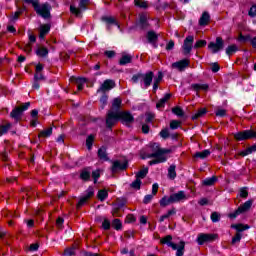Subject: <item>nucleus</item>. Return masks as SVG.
Masks as SVG:
<instances>
[{
	"instance_id": "obj_1",
	"label": "nucleus",
	"mask_w": 256,
	"mask_h": 256,
	"mask_svg": "<svg viewBox=\"0 0 256 256\" xmlns=\"http://www.w3.org/2000/svg\"><path fill=\"white\" fill-rule=\"evenodd\" d=\"M151 148L154 151L151 154H148L146 157L148 159H153L149 162V165H157L158 163H165L167 161V154L171 153L169 149H163L159 147V144L153 143L151 144Z\"/></svg>"
},
{
	"instance_id": "obj_2",
	"label": "nucleus",
	"mask_w": 256,
	"mask_h": 256,
	"mask_svg": "<svg viewBox=\"0 0 256 256\" xmlns=\"http://www.w3.org/2000/svg\"><path fill=\"white\" fill-rule=\"evenodd\" d=\"M171 241H173V236L167 235L166 237H164L160 240V243H162L163 245H167L168 247H171V249H173V251H177L176 256L185 255V242L181 241L179 243V245L177 246V244H175Z\"/></svg>"
},
{
	"instance_id": "obj_3",
	"label": "nucleus",
	"mask_w": 256,
	"mask_h": 256,
	"mask_svg": "<svg viewBox=\"0 0 256 256\" xmlns=\"http://www.w3.org/2000/svg\"><path fill=\"white\" fill-rule=\"evenodd\" d=\"M34 11H36L37 15L42 17V19H51V4L49 2H45L42 4H39V2H34Z\"/></svg>"
},
{
	"instance_id": "obj_4",
	"label": "nucleus",
	"mask_w": 256,
	"mask_h": 256,
	"mask_svg": "<svg viewBox=\"0 0 256 256\" xmlns=\"http://www.w3.org/2000/svg\"><path fill=\"white\" fill-rule=\"evenodd\" d=\"M232 229H236L238 231L236 235L232 238V245H236V243H241V239L243 238V234H241V231H247V229H250L249 225H243V224H233Z\"/></svg>"
},
{
	"instance_id": "obj_5",
	"label": "nucleus",
	"mask_w": 256,
	"mask_h": 256,
	"mask_svg": "<svg viewBox=\"0 0 256 256\" xmlns=\"http://www.w3.org/2000/svg\"><path fill=\"white\" fill-rule=\"evenodd\" d=\"M234 139L236 141H247V139H256L255 130H244L234 134Z\"/></svg>"
},
{
	"instance_id": "obj_6",
	"label": "nucleus",
	"mask_w": 256,
	"mask_h": 256,
	"mask_svg": "<svg viewBox=\"0 0 256 256\" xmlns=\"http://www.w3.org/2000/svg\"><path fill=\"white\" fill-rule=\"evenodd\" d=\"M225 48V42L223 41V38L217 37L216 42H210L208 44V49L211 51V53H219V51H222V49Z\"/></svg>"
},
{
	"instance_id": "obj_7",
	"label": "nucleus",
	"mask_w": 256,
	"mask_h": 256,
	"mask_svg": "<svg viewBox=\"0 0 256 256\" xmlns=\"http://www.w3.org/2000/svg\"><path fill=\"white\" fill-rule=\"evenodd\" d=\"M87 5H89V0H80L79 8L75 7L74 5L70 6V13H72V15H75L76 17H79V15H81V12L87 9Z\"/></svg>"
},
{
	"instance_id": "obj_8",
	"label": "nucleus",
	"mask_w": 256,
	"mask_h": 256,
	"mask_svg": "<svg viewBox=\"0 0 256 256\" xmlns=\"http://www.w3.org/2000/svg\"><path fill=\"white\" fill-rule=\"evenodd\" d=\"M195 41V37L190 35L187 36L184 39V43L182 46L183 49V55H189L191 53V51H193V42Z\"/></svg>"
},
{
	"instance_id": "obj_9",
	"label": "nucleus",
	"mask_w": 256,
	"mask_h": 256,
	"mask_svg": "<svg viewBox=\"0 0 256 256\" xmlns=\"http://www.w3.org/2000/svg\"><path fill=\"white\" fill-rule=\"evenodd\" d=\"M217 239V234H205L201 233L198 235L197 243L198 245H204V243H211Z\"/></svg>"
},
{
	"instance_id": "obj_10",
	"label": "nucleus",
	"mask_w": 256,
	"mask_h": 256,
	"mask_svg": "<svg viewBox=\"0 0 256 256\" xmlns=\"http://www.w3.org/2000/svg\"><path fill=\"white\" fill-rule=\"evenodd\" d=\"M93 195H95V190L93 189V187H89L86 190V195L82 196L77 204V209H81V207H83V205H85L88 201V199H91V197H93Z\"/></svg>"
},
{
	"instance_id": "obj_11",
	"label": "nucleus",
	"mask_w": 256,
	"mask_h": 256,
	"mask_svg": "<svg viewBox=\"0 0 256 256\" xmlns=\"http://www.w3.org/2000/svg\"><path fill=\"white\" fill-rule=\"evenodd\" d=\"M119 117V112L109 111L106 118V127L111 129L117 123Z\"/></svg>"
},
{
	"instance_id": "obj_12",
	"label": "nucleus",
	"mask_w": 256,
	"mask_h": 256,
	"mask_svg": "<svg viewBox=\"0 0 256 256\" xmlns=\"http://www.w3.org/2000/svg\"><path fill=\"white\" fill-rule=\"evenodd\" d=\"M119 119H121L122 123L127 125V127H130L135 121V118L130 114V112H119Z\"/></svg>"
},
{
	"instance_id": "obj_13",
	"label": "nucleus",
	"mask_w": 256,
	"mask_h": 256,
	"mask_svg": "<svg viewBox=\"0 0 256 256\" xmlns=\"http://www.w3.org/2000/svg\"><path fill=\"white\" fill-rule=\"evenodd\" d=\"M114 87L115 81L107 79L102 83L100 89L97 90V93H106V91H111V89H114Z\"/></svg>"
},
{
	"instance_id": "obj_14",
	"label": "nucleus",
	"mask_w": 256,
	"mask_h": 256,
	"mask_svg": "<svg viewBox=\"0 0 256 256\" xmlns=\"http://www.w3.org/2000/svg\"><path fill=\"white\" fill-rule=\"evenodd\" d=\"M146 38H147L148 43L153 45V47L157 48V41L159 39V35H157V33L155 31H153V30L148 31L146 34Z\"/></svg>"
},
{
	"instance_id": "obj_15",
	"label": "nucleus",
	"mask_w": 256,
	"mask_h": 256,
	"mask_svg": "<svg viewBox=\"0 0 256 256\" xmlns=\"http://www.w3.org/2000/svg\"><path fill=\"white\" fill-rule=\"evenodd\" d=\"M127 168V161L121 162L119 160H116L113 162L112 165V173H117V171H125Z\"/></svg>"
},
{
	"instance_id": "obj_16",
	"label": "nucleus",
	"mask_w": 256,
	"mask_h": 256,
	"mask_svg": "<svg viewBox=\"0 0 256 256\" xmlns=\"http://www.w3.org/2000/svg\"><path fill=\"white\" fill-rule=\"evenodd\" d=\"M189 63V59H183L178 62H174L172 63V69H178V71H183L184 69H187Z\"/></svg>"
},
{
	"instance_id": "obj_17",
	"label": "nucleus",
	"mask_w": 256,
	"mask_h": 256,
	"mask_svg": "<svg viewBox=\"0 0 256 256\" xmlns=\"http://www.w3.org/2000/svg\"><path fill=\"white\" fill-rule=\"evenodd\" d=\"M170 197L173 203H179L187 199V196L185 195V191H179L177 193L170 195Z\"/></svg>"
},
{
	"instance_id": "obj_18",
	"label": "nucleus",
	"mask_w": 256,
	"mask_h": 256,
	"mask_svg": "<svg viewBox=\"0 0 256 256\" xmlns=\"http://www.w3.org/2000/svg\"><path fill=\"white\" fill-rule=\"evenodd\" d=\"M23 116V110H21V107H16L14 108L11 113H10V117L11 119H14L16 121V123L18 121H21V117Z\"/></svg>"
},
{
	"instance_id": "obj_19",
	"label": "nucleus",
	"mask_w": 256,
	"mask_h": 256,
	"mask_svg": "<svg viewBox=\"0 0 256 256\" xmlns=\"http://www.w3.org/2000/svg\"><path fill=\"white\" fill-rule=\"evenodd\" d=\"M154 74L152 71L147 72L146 74H142V80L145 87H150L151 83H153Z\"/></svg>"
},
{
	"instance_id": "obj_20",
	"label": "nucleus",
	"mask_w": 256,
	"mask_h": 256,
	"mask_svg": "<svg viewBox=\"0 0 256 256\" xmlns=\"http://www.w3.org/2000/svg\"><path fill=\"white\" fill-rule=\"evenodd\" d=\"M209 21H211V15H209V12H203L199 19L200 27L209 25Z\"/></svg>"
},
{
	"instance_id": "obj_21",
	"label": "nucleus",
	"mask_w": 256,
	"mask_h": 256,
	"mask_svg": "<svg viewBox=\"0 0 256 256\" xmlns=\"http://www.w3.org/2000/svg\"><path fill=\"white\" fill-rule=\"evenodd\" d=\"M138 27H140V29H148L149 28V22L147 21V14H140Z\"/></svg>"
},
{
	"instance_id": "obj_22",
	"label": "nucleus",
	"mask_w": 256,
	"mask_h": 256,
	"mask_svg": "<svg viewBox=\"0 0 256 256\" xmlns=\"http://www.w3.org/2000/svg\"><path fill=\"white\" fill-rule=\"evenodd\" d=\"M192 91H209V84H191Z\"/></svg>"
},
{
	"instance_id": "obj_23",
	"label": "nucleus",
	"mask_w": 256,
	"mask_h": 256,
	"mask_svg": "<svg viewBox=\"0 0 256 256\" xmlns=\"http://www.w3.org/2000/svg\"><path fill=\"white\" fill-rule=\"evenodd\" d=\"M80 179H82V181H90L91 168H84L80 173Z\"/></svg>"
},
{
	"instance_id": "obj_24",
	"label": "nucleus",
	"mask_w": 256,
	"mask_h": 256,
	"mask_svg": "<svg viewBox=\"0 0 256 256\" xmlns=\"http://www.w3.org/2000/svg\"><path fill=\"white\" fill-rule=\"evenodd\" d=\"M133 61V56L131 54H122L119 60V65H129Z\"/></svg>"
},
{
	"instance_id": "obj_25",
	"label": "nucleus",
	"mask_w": 256,
	"mask_h": 256,
	"mask_svg": "<svg viewBox=\"0 0 256 256\" xmlns=\"http://www.w3.org/2000/svg\"><path fill=\"white\" fill-rule=\"evenodd\" d=\"M119 109H121V99L115 98L112 102V109L110 111H113L114 113H121Z\"/></svg>"
},
{
	"instance_id": "obj_26",
	"label": "nucleus",
	"mask_w": 256,
	"mask_h": 256,
	"mask_svg": "<svg viewBox=\"0 0 256 256\" xmlns=\"http://www.w3.org/2000/svg\"><path fill=\"white\" fill-rule=\"evenodd\" d=\"M252 205L253 200H247L243 205L238 207V211H240V213H245L246 211H249L251 209Z\"/></svg>"
},
{
	"instance_id": "obj_27",
	"label": "nucleus",
	"mask_w": 256,
	"mask_h": 256,
	"mask_svg": "<svg viewBox=\"0 0 256 256\" xmlns=\"http://www.w3.org/2000/svg\"><path fill=\"white\" fill-rule=\"evenodd\" d=\"M98 157L102 161H108L109 157L107 156V148L102 146L100 149H98Z\"/></svg>"
},
{
	"instance_id": "obj_28",
	"label": "nucleus",
	"mask_w": 256,
	"mask_h": 256,
	"mask_svg": "<svg viewBox=\"0 0 256 256\" xmlns=\"http://www.w3.org/2000/svg\"><path fill=\"white\" fill-rule=\"evenodd\" d=\"M171 99V94H165L163 98H161L156 104L157 109H161L165 107V103Z\"/></svg>"
},
{
	"instance_id": "obj_29",
	"label": "nucleus",
	"mask_w": 256,
	"mask_h": 256,
	"mask_svg": "<svg viewBox=\"0 0 256 256\" xmlns=\"http://www.w3.org/2000/svg\"><path fill=\"white\" fill-rule=\"evenodd\" d=\"M51 30V26H49V24H44L40 27V34L39 37L41 39H45V35L49 33V31Z\"/></svg>"
},
{
	"instance_id": "obj_30",
	"label": "nucleus",
	"mask_w": 256,
	"mask_h": 256,
	"mask_svg": "<svg viewBox=\"0 0 256 256\" xmlns=\"http://www.w3.org/2000/svg\"><path fill=\"white\" fill-rule=\"evenodd\" d=\"M209 155H211V151L209 150H204L202 152H196L194 154V157L196 159H207V157H209Z\"/></svg>"
},
{
	"instance_id": "obj_31",
	"label": "nucleus",
	"mask_w": 256,
	"mask_h": 256,
	"mask_svg": "<svg viewBox=\"0 0 256 256\" xmlns=\"http://www.w3.org/2000/svg\"><path fill=\"white\" fill-rule=\"evenodd\" d=\"M175 169H177V166H175V164H172L169 168H168V178L169 179H175V177H177V172L175 171Z\"/></svg>"
},
{
	"instance_id": "obj_32",
	"label": "nucleus",
	"mask_w": 256,
	"mask_h": 256,
	"mask_svg": "<svg viewBox=\"0 0 256 256\" xmlns=\"http://www.w3.org/2000/svg\"><path fill=\"white\" fill-rule=\"evenodd\" d=\"M239 51V47L235 44H232L226 48V55H233V53H237Z\"/></svg>"
},
{
	"instance_id": "obj_33",
	"label": "nucleus",
	"mask_w": 256,
	"mask_h": 256,
	"mask_svg": "<svg viewBox=\"0 0 256 256\" xmlns=\"http://www.w3.org/2000/svg\"><path fill=\"white\" fill-rule=\"evenodd\" d=\"M134 5L140 9H147L149 7V3L143 0H134Z\"/></svg>"
},
{
	"instance_id": "obj_34",
	"label": "nucleus",
	"mask_w": 256,
	"mask_h": 256,
	"mask_svg": "<svg viewBox=\"0 0 256 256\" xmlns=\"http://www.w3.org/2000/svg\"><path fill=\"white\" fill-rule=\"evenodd\" d=\"M216 182H217V177L213 176L203 180V185H205L206 187H211V185H215Z\"/></svg>"
},
{
	"instance_id": "obj_35",
	"label": "nucleus",
	"mask_w": 256,
	"mask_h": 256,
	"mask_svg": "<svg viewBox=\"0 0 256 256\" xmlns=\"http://www.w3.org/2000/svg\"><path fill=\"white\" fill-rule=\"evenodd\" d=\"M11 127H13V124H11V123H7L6 125H1L0 126V137L2 135L7 134L9 129H11Z\"/></svg>"
},
{
	"instance_id": "obj_36",
	"label": "nucleus",
	"mask_w": 256,
	"mask_h": 256,
	"mask_svg": "<svg viewBox=\"0 0 256 256\" xmlns=\"http://www.w3.org/2000/svg\"><path fill=\"white\" fill-rule=\"evenodd\" d=\"M147 173H149V168H143L139 172L136 173V178L137 179H145L147 177Z\"/></svg>"
},
{
	"instance_id": "obj_37",
	"label": "nucleus",
	"mask_w": 256,
	"mask_h": 256,
	"mask_svg": "<svg viewBox=\"0 0 256 256\" xmlns=\"http://www.w3.org/2000/svg\"><path fill=\"white\" fill-rule=\"evenodd\" d=\"M175 213H177V211L175 210V208H172L171 210L168 211L167 214H164L160 217L159 219L160 223H163L165 219H169V217H171V215H175Z\"/></svg>"
},
{
	"instance_id": "obj_38",
	"label": "nucleus",
	"mask_w": 256,
	"mask_h": 256,
	"mask_svg": "<svg viewBox=\"0 0 256 256\" xmlns=\"http://www.w3.org/2000/svg\"><path fill=\"white\" fill-rule=\"evenodd\" d=\"M173 204V200L171 199V196L170 197H166L164 196L161 200H160V205L161 207H167V205H171Z\"/></svg>"
},
{
	"instance_id": "obj_39",
	"label": "nucleus",
	"mask_w": 256,
	"mask_h": 256,
	"mask_svg": "<svg viewBox=\"0 0 256 256\" xmlns=\"http://www.w3.org/2000/svg\"><path fill=\"white\" fill-rule=\"evenodd\" d=\"M97 197L99 201H104L107 199V197H109V193L107 192V190H99Z\"/></svg>"
},
{
	"instance_id": "obj_40",
	"label": "nucleus",
	"mask_w": 256,
	"mask_h": 256,
	"mask_svg": "<svg viewBox=\"0 0 256 256\" xmlns=\"http://www.w3.org/2000/svg\"><path fill=\"white\" fill-rule=\"evenodd\" d=\"M53 135V128H47L46 130H42L38 137H51Z\"/></svg>"
},
{
	"instance_id": "obj_41",
	"label": "nucleus",
	"mask_w": 256,
	"mask_h": 256,
	"mask_svg": "<svg viewBox=\"0 0 256 256\" xmlns=\"http://www.w3.org/2000/svg\"><path fill=\"white\" fill-rule=\"evenodd\" d=\"M36 55H38V57H47V55H49V50L47 48H38L36 51Z\"/></svg>"
},
{
	"instance_id": "obj_42",
	"label": "nucleus",
	"mask_w": 256,
	"mask_h": 256,
	"mask_svg": "<svg viewBox=\"0 0 256 256\" xmlns=\"http://www.w3.org/2000/svg\"><path fill=\"white\" fill-rule=\"evenodd\" d=\"M93 141H95V135L90 134L86 139L87 149L91 150V148L93 147Z\"/></svg>"
},
{
	"instance_id": "obj_43",
	"label": "nucleus",
	"mask_w": 256,
	"mask_h": 256,
	"mask_svg": "<svg viewBox=\"0 0 256 256\" xmlns=\"http://www.w3.org/2000/svg\"><path fill=\"white\" fill-rule=\"evenodd\" d=\"M141 179L137 178L135 179V181H133L131 184H130V187L132 189H136V191H139V189H141Z\"/></svg>"
},
{
	"instance_id": "obj_44",
	"label": "nucleus",
	"mask_w": 256,
	"mask_h": 256,
	"mask_svg": "<svg viewBox=\"0 0 256 256\" xmlns=\"http://www.w3.org/2000/svg\"><path fill=\"white\" fill-rule=\"evenodd\" d=\"M205 113H207V109H205V108L198 110V112H196L192 116L193 121H195V119H199V118L203 117V115H205Z\"/></svg>"
},
{
	"instance_id": "obj_45",
	"label": "nucleus",
	"mask_w": 256,
	"mask_h": 256,
	"mask_svg": "<svg viewBox=\"0 0 256 256\" xmlns=\"http://www.w3.org/2000/svg\"><path fill=\"white\" fill-rule=\"evenodd\" d=\"M102 21L108 25H117V27H119V23H117L113 17H102Z\"/></svg>"
},
{
	"instance_id": "obj_46",
	"label": "nucleus",
	"mask_w": 256,
	"mask_h": 256,
	"mask_svg": "<svg viewBox=\"0 0 256 256\" xmlns=\"http://www.w3.org/2000/svg\"><path fill=\"white\" fill-rule=\"evenodd\" d=\"M210 219L212 223H219V221H221V214L218 212H213L210 216Z\"/></svg>"
},
{
	"instance_id": "obj_47",
	"label": "nucleus",
	"mask_w": 256,
	"mask_h": 256,
	"mask_svg": "<svg viewBox=\"0 0 256 256\" xmlns=\"http://www.w3.org/2000/svg\"><path fill=\"white\" fill-rule=\"evenodd\" d=\"M87 83V79L85 78H77L76 79V84L78 85V91H81L83 89V85Z\"/></svg>"
},
{
	"instance_id": "obj_48",
	"label": "nucleus",
	"mask_w": 256,
	"mask_h": 256,
	"mask_svg": "<svg viewBox=\"0 0 256 256\" xmlns=\"http://www.w3.org/2000/svg\"><path fill=\"white\" fill-rule=\"evenodd\" d=\"M172 112L174 113V115H177V117H183L185 115V112H183V109H181V107L173 108Z\"/></svg>"
},
{
	"instance_id": "obj_49",
	"label": "nucleus",
	"mask_w": 256,
	"mask_h": 256,
	"mask_svg": "<svg viewBox=\"0 0 256 256\" xmlns=\"http://www.w3.org/2000/svg\"><path fill=\"white\" fill-rule=\"evenodd\" d=\"M99 177H101L100 169L92 171V178L94 179V183H97V181L99 180Z\"/></svg>"
},
{
	"instance_id": "obj_50",
	"label": "nucleus",
	"mask_w": 256,
	"mask_h": 256,
	"mask_svg": "<svg viewBox=\"0 0 256 256\" xmlns=\"http://www.w3.org/2000/svg\"><path fill=\"white\" fill-rule=\"evenodd\" d=\"M112 227L114 229H116V231H119V229H121V227H122L121 220L114 219L113 222H112Z\"/></svg>"
},
{
	"instance_id": "obj_51",
	"label": "nucleus",
	"mask_w": 256,
	"mask_h": 256,
	"mask_svg": "<svg viewBox=\"0 0 256 256\" xmlns=\"http://www.w3.org/2000/svg\"><path fill=\"white\" fill-rule=\"evenodd\" d=\"M206 45H207L206 40H198L194 45V49H201V47H205Z\"/></svg>"
},
{
	"instance_id": "obj_52",
	"label": "nucleus",
	"mask_w": 256,
	"mask_h": 256,
	"mask_svg": "<svg viewBox=\"0 0 256 256\" xmlns=\"http://www.w3.org/2000/svg\"><path fill=\"white\" fill-rule=\"evenodd\" d=\"M34 81H45V76L41 72H35Z\"/></svg>"
},
{
	"instance_id": "obj_53",
	"label": "nucleus",
	"mask_w": 256,
	"mask_h": 256,
	"mask_svg": "<svg viewBox=\"0 0 256 256\" xmlns=\"http://www.w3.org/2000/svg\"><path fill=\"white\" fill-rule=\"evenodd\" d=\"M143 79V73H137L132 76V82L133 83H139V80Z\"/></svg>"
},
{
	"instance_id": "obj_54",
	"label": "nucleus",
	"mask_w": 256,
	"mask_h": 256,
	"mask_svg": "<svg viewBox=\"0 0 256 256\" xmlns=\"http://www.w3.org/2000/svg\"><path fill=\"white\" fill-rule=\"evenodd\" d=\"M109 97L107 95H103L100 98V103H101V109H105V105H107V101H108Z\"/></svg>"
},
{
	"instance_id": "obj_55",
	"label": "nucleus",
	"mask_w": 256,
	"mask_h": 256,
	"mask_svg": "<svg viewBox=\"0 0 256 256\" xmlns=\"http://www.w3.org/2000/svg\"><path fill=\"white\" fill-rule=\"evenodd\" d=\"M102 227L105 231H109L111 229V222L108 219H104Z\"/></svg>"
},
{
	"instance_id": "obj_56",
	"label": "nucleus",
	"mask_w": 256,
	"mask_h": 256,
	"mask_svg": "<svg viewBox=\"0 0 256 256\" xmlns=\"http://www.w3.org/2000/svg\"><path fill=\"white\" fill-rule=\"evenodd\" d=\"M65 256H73L75 255V247L67 248L64 251Z\"/></svg>"
},
{
	"instance_id": "obj_57",
	"label": "nucleus",
	"mask_w": 256,
	"mask_h": 256,
	"mask_svg": "<svg viewBox=\"0 0 256 256\" xmlns=\"http://www.w3.org/2000/svg\"><path fill=\"white\" fill-rule=\"evenodd\" d=\"M155 197L153 194H148L144 197L143 203L147 205L148 203H151L152 199Z\"/></svg>"
},
{
	"instance_id": "obj_58",
	"label": "nucleus",
	"mask_w": 256,
	"mask_h": 256,
	"mask_svg": "<svg viewBox=\"0 0 256 256\" xmlns=\"http://www.w3.org/2000/svg\"><path fill=\"white\" fill-rule=\"evenodd\" d=\"M179 125H181V122H180V121L172 120V121L170 122V129H178V128H179Z\"/></svg>"
},
{
	"instance_id": "obj_59",
	"label": "nucleus",
	"mask_w": 256,
	"mask_h": 256,
	"mask_svg": "<svg viewBox=\"0 0 256 256\" xmlns=\"http://www.w3.org/2000/svg\"><path fill=\"white\" fill-rule=\"evenodd\" d=\"M160 137H162V139H169V129L160 131Z\"/></svg>"
},
{
	"instance_id": "obj_60",
	"label": "nucleus",
	"mask_w": 256,
	"mask_h": 256,
	"mask_svg": "<svg viewBox=\"0 0 256 256\" xmlns=\"http://www.w3.org/2000/svg\"><path fill=\"white\" fill-rule=\"evenodd\" d=\"M63 223H65V220L62 217H58L56 220V226L58 229H63Z\"/></svg>"
},
{
	"instance_id": "obj_61",
	"label": "nucleus",
	"mask_w": 256,
	"mask_h": 256,
	"mask_svg": "<svg viewBox=\"0 0 256 256\" xmlns=\"http://www.w3.org/2000/svg\"><path fill=\"white\" fill-rule=\"evenodd\" d=\"M240 197H242L243 199H247V197H249V192L247 191V188H242L240 190Z\"/></svg>"
},
{
	"instance_id": "obj_62",
	"label": "nucleus",
	"mask_w": 256,
	"mask_h": 256,
	"mask_svg": "<svg viewBox=\"0 0 256 256\" xmlns=\"http://www.w3.org/2000/svg\"><path fill=\"white\" fill-rule=\"evenodd\" d=\"M225 115H227V110H225V109H218L216 111L217 117H225Z\"/></svg>"
},
{
	"instance_id": "obj_63",
	"label": "nucleus",
	"mask_w": 256,
	"mask_h": 256,
	"mask_svg": "<svg viewBox=\"0 0 256 256\" xmlns=\"http://www.w3.org/2000/svg\"><path fill=\"white\" fill-rule=\"evenodd\" d=\"M248 15H249V17H256V5H253L250 8V10L248 12Z\"/></svg>"
},
{
	"instance_id": "obj_64",
	"label": "nucleus",
	"mask_w": 256,
	"mask_h": 256,
	"mask_svg": "<svg viewBox=\"0 0 256 256\" xmlns=\"http://www.w3.org/2000/svg\"><path fill=\"white\" fill-rule=\"evenodd\" d=\"M163 81V72H158V76L154 78V83L160 84Z\"/></svg>"
}]
</instances>
